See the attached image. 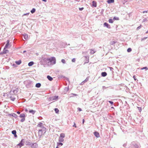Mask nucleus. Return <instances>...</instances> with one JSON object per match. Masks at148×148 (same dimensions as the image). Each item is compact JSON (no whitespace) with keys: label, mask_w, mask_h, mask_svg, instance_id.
<instances>
[{"label":"nucleus","mask_w":148,"mask_h":148,"mask_svg":"<svg viewBox=\"0 0 148 148\" xmlns=\"http://www.w3.org/2000/svg\"><path fill=\"white\" fill-rule=\"evenodd\" d=\"M8 52L9 51L8 50L6 49H5V48H4L3 52L1 53L0 54H5L6 53H8Z\"/></svg>","instance_id":"obj_10"},{"label":"nucleus","mask_w":148,"mask_h":148,"mask_svg":"<svg viewBox=\"0 0 148 148\" xmlns=\"http://www.w3.org/2000/svg\"><path fill=\"white\" fill-rule=\"evenodd\" d=\"M103 26L106 27L108 29H110L111 28L110 25L106 22L104 23Z\"/></svg>","instance_id":"obj_11"},{"label":"nucleus","mask_w":148,"mask_h":148,"mask_svg":"<svg viewBox=\"0 0 148 148\" xmlns=\"http://www.w3.org/2000/svg\"><path fill=\"white\" fill-rule=\"evenodd\" d=\"M47 78L50 81H51L53 79L52 77L49 75L47 76Z\"/></svg>","instance_id":"obj_21"},{"label":"nucleus","mask_w":148,"mask_h":148,"mask_svg":"<svg viewBox=\"0 0 148 148\" xmlns=\"http://www.w3.org/2000/svg\"><path fill=\"white\" fill-rule=\"evenodd\" d=\"M126 144H124L123 145V146L124 147H125L126 146Z\"/></svg>","instance_id":"obj_59"},{"label":"nucleus","mask_w":148,"mask_h":148,"mask_svg":"<svg viewBox=\"0 0 148 148\" xmlns=\"http://www.w3.org/2000/svg\"><path fill=\"white\" fill-rule=\"evenodd\" d=\"M63 143H62V142H60V143H57V145L58 146H61L62 145Z\"/></svg>","instance_id":"obj_32"},{"label":"nucleus","mask_w":148,"mask_h":148,"mask_svg":"<svg viewBox=\"0 0 148 148\" xmlns=\"http://www.w3.org/2000/svg\"><path fill=\"white\" fill-rule=\"evenodd\" d=\"M12 134L14 135V136L15 137H17V135L16 134V131L15 130H13L12 132Z\"/></svg>","instance_id":"obj_14"},{"label":"nucleus","mask_w":148,"mask_h":148,"mask_svg":"<svg viewBox=\"0 0 148 148\" xmlns=\"http://www.w3.org/2000/svg\"><path fill=\"white\" fill-rule=\"evenodd\" d=\"M90 50H91L90 53L92 54H94L95 52V51H94V50H93L92 49H91Z\"/></svg>","instance_id":"obj_36"},{"label":"nucleus","mask_w":148,"mask_h":148,"mask_svg":"<svg viewBox=\"0 0 148 148\" xmlns=\"http://www.w3.org/2000/svg\"><path fill=\"white\" fill-rule=\"evenodd\" d=\"M34 63L33 61H31L30 62H29L28 64V65L29 66H32L34 64Z\"/></svg>","instance_id":"obj_26"},{"label":"nucleus","mask_w":148,"mask_h":148,"mask_svg":"<svg viewBox=\"0 0 148 148\" xmlns=\"http://www.w3.org/2000/svg\"><path fill=\"white\" fill-rule=\"evenodd\" d=\"M26 52V51L25 50V51H23V53H25V52Z\"/></svg>","instance_id":"obj_63"},{"label":"nucleus","mask_w":148,"mask_h":148,"mask_svg":"<svg viewBox=\"0 0 148 148\" xmlns=\"http://www.w3.org/2000/svg\"><path fill=\"white\" fill-rule=\"evenodd\" d=\"M132 50L131 48H129L127 49V51L128 52H130Z\"/></svg>","instance_id":"obj_38"},{"label":"nucleus","mask_w":148,"mask_h":148,"mask_svg":"<svg viewBox=\"0 0 148 148\" xmlns=\"http://www.w3.org/2000/svg\"><path fill=\"white\" fill-rule=\"evenodd\" d=\"M88 80V77H87L86 79L81 83V84H82L83 82L84 83L87 82Z\"/></svg>","instance_id":"obj_37"},{"label":"nucleus","mask_w":148,"mask_h":148,"mask_svg":"<svg viewBox=\"0 0 148 148\" xmlns=\"http://www.w3.org/2000/svg\"><path fill=\"white\" fill-rule=\"evenodd\" d=\"M108 102L110 103L111 105H113V101H108Z\"/></svg>","instance_id":"obj_46"},{"label":"nucleus","mask_w":148,"mask_h":148,"mask_svg":"<svg viewBox=\"0 0 148 148\" xmlns=\"http://www.w3.org/2000/svg\"><path fill=\"white\" fill-rule=\"evenodd\" d=\"M119 18L118 17H116V16L114 17L113 18V20H119Z\"/></svg>","instance_id":"obj_30"},{"label":"nucleus","mask_w":148,"mask_h":148,"mask_svg":"<svg viewBox=\"0 0 148 148\" xmlns=\"http://www.w3.org/2000/svg\"><path fill=\"white\" fill-rule=\"evenodd\" d=\"M73 126L74 127H77V126H76V124H75V123H74V124L73 125Z\"/></svg>","instance_id":"obj_51"},{"label":"nucleus","mask_w":148,"mask_h":148,"mask_svg":"<svg viewBox=\"0 0 148 148\" xmlns=\"http://www.w3.org/2000/svg\"><path fill=\"white\" fill-rule=\"evenodd\" d=\"M42 59L46 63L48 61H49V58H46L44 57H42Z\"/></svg>","instance_id":"obj_15"},{"label":"nucleus","mask_w":148,"mask_h":148,"mask_svg":"<svg viewBox=\"0 0 148 148\" xmlns=\"http://www.w3.org/2000/svg\"><path fill=\"white\" fill-rule=\"evenodd\" d=\"M54 110L55 112L56 113H58L59 112V110H58V109L57 108H56L54 109Z\"/></svg>","instance_id":"obj_34"},{"label":"nucleus","mask_w":148,"mask_h":148,"mask_svg":"<svg viewBox=\"0 0 148 148\" xmlns=\"http://www.w3.org/2000/svg\"><path fill=\"white\" fill-rule=\"evenodd\" d=\"M24 83L27 88H30L33 87V85L32 82L29 80H27L24 82Z\"/></svg>","instance_id":"obj_1"},{"label":"nucleus","mask_w":148,"mask_h":148,"mask_svg":"<svg viewBox=\"0 0 148 148\" xmlns=\"http://www.w3.org/2000/svg\"><path fill=\"white\" fill-rule=\"evenodd\" d=\"M65 136V134L64 133H62L60 134V138H64Z\"/></svg>","instance_id":"obj_29"},{"label":"nucleus","mask_w":148,"mask_h":148,"mask_svg":"<svg viewBox=\"0 0 148 148\" xmlns=\"http://www.w3.org/2000/svg\"><path fill=\"white\" fill-rule=\"evenodd\" d=\"M41 84L40 83H37L36 84L35 86L37 88H39L40 87Z\"/></svg>","instance_id":"obj_25"},{"label":"nucleus","mask_w":148,"mask_h":148,"mask_svg":"<svg viewBox=\"0 0 148 148\" xmlns=\"http://www.w3.org/2000/svg\"><path fill=\"white\" fill-rule=\"evenodd\" d=\"M46 128H40L38 130V136L40 138L41 137L43 134H44L46 132Z\"/></svg>","instance_id":"obj_2"},{"label":"nucleus","mask_w":148,"mask_h":148,"mask_svg":"<svg viewBox=\"0 0 148 148\" xmlns=\"http://www.w3.org/2000/svg\"><path fill=\"white\" fill-rule=\"evenodd\" d=\"M145 69L146 70H147L148 69L147 68V67H143L141 68V70H143V69Z\"/></svg>","instance_id":"obj_42"},{"label":"nucleus","mask_w":148,"mask_h":148,"mask_svg":"<svg viewBox=\"0 0 148 148\" xmlns=\"http://www.w3.org/2000/svg\"><path fill=\"white\" fill-rule=\"evenodd\" d=\"M92 6L93 7H96L97 6V3L96 2L94 1H93L92 2Z\"/></svg>","instance_id":"obj_19"},{"label":"nucleus","mask_w":148,"mask_h":148,"mask_svg":"<svg viewBox=\"0 0 148 148\" xmlns=\"http://www.w3.org/2000/svg\"><path fill=\"white\" fill-rule=\"evenodd\" d=\"M37 127H40L41 128H46L44 126L43 124L42 123L40 122L37 125Z\"/></svg>","instance_id":"obj_9"},{"label":"nucleus","mask_w":148,"mask_h":148,"mask_svg":"<svg viewBox=\"0 0 148 148\" xmlns=\"http://www.w3.org/2000/svg\"><path fill=\"white\" fill-rule=\"evenodd\" d=\"M61 62L63 64H65L66 63L65 60L64 59H62L61 60Z\"/></svg>","instance_id":"obj_40"},{"label":"nucleus","mask_w":148,"mask_h":148,"mask_svg":"<svg viewBox=\"0 0 148 148\" xmlns=\"http://www.w3.org/2000/svg\"><path fill=\"white\" fill-rule=\"evenodd\" d=\"M147 38V37H144V38L141 39V41H143L144 40L146 39Z\"/></svg>","instance_id":"obj_45"},{"label":"nucleus","mask_w":148,"mask_h":148,"mask_svg":"<svg viewBox=\"0 0 148 148\" xmlns=\"http://www.w3.org/2000/svg\"><path fill=\"white\" fill-rule=\"evenodd\" d=\"M129 148H139L138 145L134 142H133L131 144Z\"/></svg>","instance_id":"obj_4"},{"label":"nucleus","mask_w":148,"mask_h":148,"mask_svg":"<svg viewBox=\"0 0 148 148\" xmlns=\"http://www.w3.org/2000/svg\"><path fill=\"white\" fill-rule=\"evenodd\" d=\"M88 60H86V61L85 63H88Z\"/></svg>","instance_id":"obj_53"},{"label":"nucleus","mask_w":148,"mask_h":148,"mask_svg":"<svg viewBox=\"0 0 148 148\" xmlns=\"http://www.w3.org/2000/svg\"><path fill=\"white\" fill-rule=\"evenodd\" d=\"M56 59L54 57L49 58V61L53 64L56 63Z\"/></svg>","instance_id":"obj_5"},{"label":"nucleus","mask_w":148,"mask_h":148,"mask_svg":"<svg viewBox=\"0 0 148 148\" xmlns=\"http://www.w3.org/2000/svg\"><path fill=\"white\" fill-rule=\"evenodd\" d=\"M72 61L73 62H75V58H73L72 60Z\"/></svg>","instance_id":"obj_48"},{"label":"nucleus","mask_w":148,"mask_h":148,"mask_svg":"<svg viewBox=\"0 0 148 148\" xmlns=\"http://www.w3.org/2000/svg\"><path fill=\"white\" fill-rule=\"evenodd\" d=\"M64 140L63 138L60 137H59L58 141L60 142H63Z\"/></svg>","instance_id":"obj_27"},{"label":"nucleus","mask_w":148,"mask_h":148,"mask_svg":"<svg viewBox=\"0 0 148 148\" xmlns=\"http://www.w3.org/2000/svg\"><path fill=\"white\" fill-rule=\"evenodd\" d=\"M115 43V42L114 41H112L110 42V44L112 45H113Z\"/></svg>","instance_id":"obj_43"},{"label":"nucleus","mask_w":148,"mask_h":148,"mask_svg":"<svg viewBox=\"0 0 148 148\" xmlns=\"http://www.w3.org/2000/svg\"><path fill=\"white\" fill-rule=\"evenodd\" d=\"M29 113H32L33 114H34L36 112V111L31 110H29Z\"/></svg>","instance_id":"obj_23"},{"label":"nucleus","mask_w":148,"mask_h":148,"mask_svg":"<svg viewBox=\"0 0 148 148\" xmlns=\"http://www.w3.org/2000/svg\"><path fill=\"white\" fill-rule=\"evenodd\" d=\"M19 117L21 118H22V119L21 120V121L22 122H23L25 120V114L23 113L21 114L20 115Z\"/></svg>","instance_id":"obj_6"},{"label":"nucleus","mask_w":148,"mask_h":148,"mask_svg":"<svg viewBox=\"0 0 148 148\" xmlns=\"http://www.w3.org/2000/svg\"><path fill=\"white\" fill-rule=\"evenodd\" d=\"M17 113L18 114H19L20 113V112H19V111H17Z\"/></svg>","instance_id":"obj_57"},{"label":"nucleus","mask_w":148,"mask_h":148,"mask_svg":"<svg viewBox=\"0 0 148 148\" xmlns=\"http://www.w3.org/2000/svg\"><path fill=\"white\" fill-rule=\"evenodd\" d=\"M85 58L86 59V60H88V57L87 56H85Z\"/></svg>","instance_id":"obj_55"},{"label":"nucleus","mask_w":148,"mask_h":148,"mask_svg":"<svg viewBox=\"0 0 148 148\" xmlns=\"http://www.w3.org/2000/svg\"><path fill=\"white\" fill-rule=\"evenodd\" d=\"M143 13H147V11H144L143 12Z\"/></svg>","instance_id":"obj_54"},{"label":"nucleus","mask_w":148,"mask_h":148,"mask_svg":"<svg viewBox=\"0 0 148 148\" xmlns=\"http://www.w3.org/2000/svg\"><path fill=\"white\" fill-rule=\"evenodd\" d=\"M84 9V8H79V9L80 11H82Z\"/></svg>","instance_id":"obj_50"},{"label":"nucleus","mask_w":148,"mask_h":148,"mask_svg":"<svg viewBox=\"0 0 148 148\" xmlns=\"http://www.w3.org/2000/svg\"><path fill=\"white\" fill-rule=\"evenodd\" d=\"M9 40H7V43L6 44V45H5V47H4L5 49H7L8 48V45H9Z\"/></svg>","instance_id":"obj_20"},{"label":"nucleus","mask_w":148,"mask_h":148,"mask_svg":"<svg viewBox=\"0 0 148 148\" xmlns=\"http://www.w3.org/2000/svg\"><path fill=\"white\" fill-rule=\"evenodd\" d=\"M94 134L95 136L97 138H99L100 137L99 133L97 132H94Z\"/></svg>","instance_id":"obj_13"},{"label":"nucleus","mask_w":148,"mask_h":148,"mask_svg":"<svg viewBox=\"0 0 148 148\" xmlns=\"http://www.w3.org/2000/svg\"><path fill=\"white\" fill-rule=\"evenodd\" d=\"M84 119H83L82 121V123L83 124L84 123Z\"/></svg>","instance_id":"obj_60"},{"label":"nucleus","mask_w":148,"mask_h":148,"mask_svg":"<svg viewBox=\"0 0 148 148\" xmlns=\"http://www.w3.org/2000/svg\"><path fill=\"white\" fill-rule=\"evenodd\" d=\"M35 11H36V9L34 8H33L32 9V10H31L30 12L32 14H33L35 12Z\"/></svg>","instance_id":"obj_31"},{"label":"nucleus","mask_w":148,"mask_h":148,"mask_svg":"<svg viewBox=\"0 0 148 148\" xmlns=\"http://www.w3.org/2000/svg\"><path fill=\"white\" fill-rule=\"evenodd\" d=\"M31 142H29L27 140L25 142V144L26 145L30 146V145H31Z\"/></svg>","instance_id":"obj_16"},{"label":"nucleus","mask_w":148,"mask_h":148,"mask_svg":"<svg viewBox=\"0 0 148 148\" xmlns=\"http://www.w3.org/2000/svg\"><path fill=\"white\" fill-rule=\"evenodd\" d=\"M29 14V13H27L24 14V15H28Z\"/></svg>","instance_id":"obj_52"},{"label":"nucleus","mask_w":148,"mask_h":148,"mask_svg":"<svg viewBox=\"0 0 148 148\" xmlns=\"http://www.w3.org/2000/svg\"><path fill=\"white\" fill-rule=\"evenodd\" d=\"M25 111L26 112H27L28 111V110L27 109H26L25 110Z\"/></svg>","instance_id":"obj_62"},{"label":"nucleus","mask_w":148,"mask_h":148,"mask_svg":"<svg viewBox=\"0 0 148 148\" xmlns=\"http://www.w3.org/2000/svg\"><path fill=\"white\" fill-rule=\"evenodd\" d=\"M42 1L45 2H46L47 1V0H42Z\"/></svg>","instance_id":"obj_61"},{"label":"nucleus","mask_w":148,"mask_h":148,"mask_svg":"<svg viewBox=\"0 0 148 148\" xmlns=\"http://www.w3.org/2000/svg\"><path fill=\"white\" fill-rule=\"evenodd\" d=\"M10 115H11L12 116L16 118L18 116L15 113L11 114H10Z\"/></svg>","instance_id":"obj_22"},{"label":"nucleus","mask_w":148,"mask_h":148,"mask_svg":"<svg viewBox=\"0 0 148 148\" xmlns=\"http://www.w3.org/2000/svg\"><path fill=\"white\" fill-rule=\"evenodd\" d=\"M146 20V18H145V19H144V20H143V21H144H144H145Z\"/></svg>","instance_id":"obj_64"},{"label":"nucleus","mask_w":148,"mask_h":148,"mask_svg":"<svg viewBox=\"0 0 148 148\" xmlns=\"http://www.w3.org/2000/svg\"><path fill=\"white\" fill-rule=\"evenodd\" d=\"M107 2L108 3H113L114 2V0H108Z\"/></svg>","instance_id":"obj_28"},{"label":"nucleus","mask_w":148,"mask_h":148,"mask_svg":"<svg viewBox=\"0 0 148 148\" xmlns=\"http://www.w3.org/2000/svg\"><path fill=\"white\" fill-rule=\"evenodd\" d=\"M72 94L74 96H76L77 95V94H75L73 93Z\"/></svg>","instance_id":"obj_58"},{"label":"nucleus","mask_w":148,"mask_h":148,"mask_svg":"<svg viewBox=\"0 0 148 148\" xmlns=\"http://www.w3.org/2000/svg\"><path fill=\"white\" fill-rule=\"evenodd\" d=\"M24 145V143H19L16 145L17 148H21L22 146Z\"/></svg>","instance_id":"obj_12"},{"label":"nucleus","mask_w":148,"mask_h":148,"mask_svg":"<svg viewBox=\"0 0 148 148\" xmlns=\"http://www.w3.org/2000/svg\"><path fill=\"white\" fill-rule=\"evenodd\" d=\"M109 68H110V70L113 72V68L112 67H109Z\"/></svg>","instance_id":"obj_44"},{"label":"nucleus","mask_w":148,"mask_h":148,"mask_svg":"<svg viewBox=\"0 0 148 148\" xmlns=\"http://www.w3.org/2000/svg\"><path fill=\"white\" fill-rule=\"evenodd\" d=\"M135 75H134V76H133V78H134V79L135 80H136V79L135 78Z\"/></svg>","instance_id":"obj_56"},{"label":"nucleus","mask_w":148,"mask_h":148,"mask_svg":"<svg viewBox=\"0 0 148 148\" xmlns=\"http://www.w3.org/2000/svg\"><path fill=\"white\" fill-rule=\"evenodd\" d=\"M107 75V73L105 72H103L101 73V75L102 77H104L106 76Z\"/></svg>","instance_id":"obj_17"},{"label":"nucleus","mask_w":148,"mask_h":148,"mask_svg":"<svg viewBox=\"0 0 148 148\" xmlns=\"http://www.w3.org/2000/svg\"><path fill=\"white\" fill-rule=\"evenodd\" d=\"M141 25H140V26H139L137 28L136 30H138L140 29L141 28Z\"/></svg>","instance_id":"obj_39"},{"label":"nucleus","mask_w":148,"mask_h":148,"mask_svg":"<svg viewBox=\"0 0 148 148\" xmlns=\"http://www.w3.org/2000/svg\"><path fill=\"white\" fill-rule=\"evenodd\" d=\"M58 96H52V97H49V101H53V100L57 99H58Z\"/></svg>","instance_id":"obj_7"},{"label":"nucleus","mask_w":148,"mask_h":148,"mask_svg":"<svg viewBox=\"0 0 148 148\" xmlns=\"http://www.w3.org/2000/svg\"><path fill=\"white\" fill-rule=\"evenodd\" d=\"M21 63V60H19L18 61H15V63L17 65H20Z\"/></svg>","instance_id":"obj_24"},{"label":"nucleus","mask_w":148,"mask_h":148,"mask_svg":"<svg viewBox=\"0 0 148 148\" xmlns=\"http://www.w3.org/2000/svg\"><path fill=\"white\" fill-rule=\"evenodd\" d=\"M77 109H78V110H79V111H81L82 110V109L81 108H77Z\"/></svg>","instance_id":"obj_49"},{"label":"nucleus","mask_w":148,"mask_h":148,"mask_svg":"<svg viewBox=\"0 0 148 148\" xmlns=\"http://www.w3.org/2000/svg\"><path fill=\"white\" fill-rule=\"evenodd\" d=\"M25 140V139H22L21 141H20L19 143H23L24 142Z\"/></svg>","instance_id":"obj_41"},{"label":"nucleus","mask_w":148,"mask_h":148,"mask_svg":"<svg viewBox=\"0 0 148 148\" xmlns=\"http://www.w3.org/2000/svg\"><path fill=\"white\" fill-rule=\"evenodd\" d=\"M138 109L139 110V111L140 112L141 111V110H142V109H141V107H138Z\"/></svg>","instance_id":"obj_47"},{"label":"nucleus","mask_w":148,"mask_h":148,"mask_svg":"<svg viewBox=\"0 0 148 148\" xmlns=\"http://www.w3.org/2000/svg\"><path fill=\"white\" fill-rule=\"evenodd\" d=\"M10 97L11 100L14 101L15 100V97H12V96H10Z\"/></svg>","instance_id":"obj_35"},{"label":"nucleus","mask_w":148,"mask_h":148,"mask_svg":"<svg viewBox=\"0 0 148 148\" xmlns=\"http://www.w3.org/2000/svg\"><path fill=\"white\" fill-rule=\"evenodd\" d=\"M23 36H24V38L25 40H27L28 38V35L25 34H23Z\"/></svg>","instance_id":"obj_18"},{"label":"nucleus","mask_w":148,"mask_h":148,"mask_svg":"<svg viewBox=\"0 0 148 148\" xmlns=\"http://www.w3.org/2000/svg\"><path fill=\"white\" fill-rule=\"evenodd\" d=\"M108 21L109 23H112L113 22V19H112L111 18L109 19Z\"/></svg>","instance_id":"obj_33"},{"label":"nucleus","mask_w":148,"mask_h":148,"mask_svg":"<svg viewBox=\"0 0 148 148\" xmlns=\"http://www.w3.org/2000/svg\"><path fill=\"white\" fill-rule=\"evenodd\" d=\"M10 92V93L11 95H16L17 93L18 89V88H16V87H13Z\"/></svg>","instance_id":"obj_3"},{"label":"nucleus","mask_w":148,"mask_h":148,"mask_svg":"<svg viewBox=\"0 0 148 148\" xmlns=\"http://www.w3.org/2000/svg\"><path fill=\"white\" fill-rule=\"evenodd\" d=\"M32 148H37L38 145L36 143H31V145L30 146Z\"/></svg>","instance_id":"obj_8"}]
</instances>
